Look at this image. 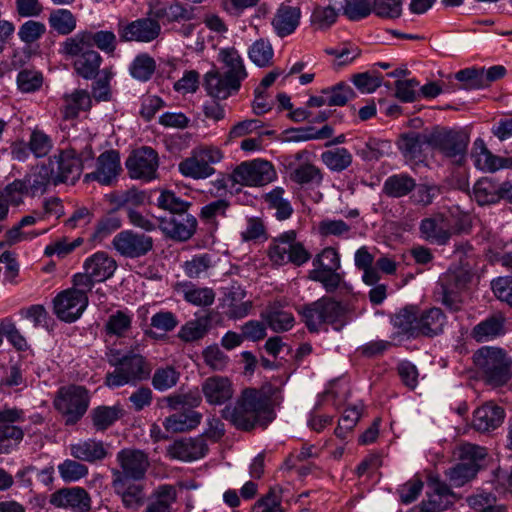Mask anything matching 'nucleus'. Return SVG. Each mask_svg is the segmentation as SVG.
<instances>
[{"mask_svg": "<svg viewBox=\"0 0 512 512\" xmlns=\"http://www.w3.org/2000/svg\"><path fill=\"white\" fill-rule=\"evenodd\" d=\"M417 187L415 180L407 174H396L388 177L383 185V192L393 198L408 195Z\"/></svg>", "mask_w": 512, "mask_h": 512, "instance_id": "obj_41", "label": "nucleus"}, {"mask_svg": "<svg viewBox=\"0 0 512 512\" xmlns=\"http://www.w3.org/2000/svg\"><path fill=\"white\" fill-rule=\"evenodd\" d=\"M202 419V414L190 410L188 412L176 413L165 419L163 426L167 431L177 433L185 432L197 427Z\"/></svg>", "mask_w": 512, "mask_h": 512, "instance_id": "obj_39", "label": "nucleus"}, {"mask_svg": "<svg viewBox=\"0 0 512 512\" xmlns=\"http://www.w3.org/2000/svg\"><path fill=\"white\" fill-rule=\"evenodd\" d=\"M446 317L440 308L433 307L418 317V335L434 336L443 331Z\"/></svg>", "mask_w": 512, "mask_h": 512, "instance_id": "obj_37", "label": "nucleus"}, {"mask_svg": "<svg viewBox=\"0 0 512 512\" xmlns=\"http://www.w3.org/2000/svg\"><path fill=\"white\" fill-rule=\"evenodd\" d=\"M70 454L75 459L92 463L104 459L108 452L102 441L88 439L72 444Z\"/></svg>", "mask_w": 512, "mask_h": 512, "instance_id": "obj_34", "label": "nucleus"}, {"mask_svg": "<svg viewBox=\"0 0 512 512\" xmlns=\"http://www.w3.org/2000/svg\"><path fill=\"white\" fill-rule=\"evenodd\" d=\"M418 310L414 306L405 307L393 318V325L402 333L412 337L418 336Z\"/></svg>", "mask_w": 512, "mask_h": 512, "instance_id": "obj_48", "label": "nucleus"}, {"mask_svg": "<svg viewBox=\"0 0 512 512\" xmlns=\"http://www.w3.org/2000/svg\"><path fill=\"white\" fill-rule=\"evenodd\" d=\"M219 57L227 68L223 75L232 80L234 87L240 88L241 82L247 77V71L238 51L235 48L222 49Z\"/></svg>", "mask_w": 512, "mask_h": 512, "instance_id": "obj_30", "label": "nucleus"}, {"mask_svg": "<svg viewBox=\"0 0 512 512\" xmlns=\"http://www.w3.org/2000/svg\"><path fill=\"white\" fill-rule=\"evenodd\" d=\"M430 138H432V132L420 133L409 131L400 135L398 147L406 158L416 159L422 155L425 145L431 147Z\"/></svg>", "mask_w": 512, "mask_h": 512, "instance_id": "obj_32", "label": "nucleus"}, {"mask_svg": "<svg viewBox=\"0 0 512 512\" xmlns=\"http://www.w3.org/2000/svg\"><path fill=\"white\" fill-rule=\"evenodd\" d=\"M56 409L65 417L67 425L77 423L86 413L89 396L83 386L68 385L61 387L54 400Z\"/></svg>", "mask_w": 512, "mask_h": 512, "instance_id": "obj_8", "label": "nucleus"}, {"mask_svg": "<svg viewBox=\"0 0 512 512\" xmlns=\"http://www.w3.org/2000/svg\"><path fill=\"white\" fill-rule=\"evenodd\" d=\"M177 491L172 485H161L152 493L145 512H173L172 504L176 502Z\"/></svg>", "mask_w": 512, "mask_h": 512, "instance_id": "obj_36", "label": "nucleus"}, {"mask_svg": "<svg viewBox=\"0 0 512 512\" xmlns=\"http://www.w3.org/2000/svg\"><path fill=\"white\" fill-rule=\"evenodd\" d=\"M120 170L119 153L108 150L97 158V169L94 172L87 173L84 176V182L97 181L102 185H110Z\"/></svg>", "mask_w": 512, "mask_h": 512, "instance_id": "obj_21", "label": "nucleus"}, {"mask_svg": "<svg viewBox=\"0 0 512 512\" xmlns=\"http://www.w3.org/2000/svg\"><path fill=\"white\" fill-rule=\"evenodd\" d=\"M295 243L296 232L294 230L286 231L275 238L268 252L271 261L277 265L287 263V258L289 254H291L292 247Z\"/></svg>", "mask_w": 512, "mask_h": 512, "instance_id": "obj_38", "label": "nucleus"}, {"mask_svg": "<svg viewBox=\"0 0 512 512\" xmlns=\"http://www.w3.org/2000/svg\"><path fill=\"white\" fill-rule=\"evenodd\" d=\"M110 363L115 366V370L106 375L105 383L111 388L136 385L148 379L152 370L146 359L135 353H129L115 362L110 360Z\"/></svg>", "mask_w": 512, "mask_h": 512, "instance_id": "obj_5", "label": "nucleus"}, {"mask_svg": "<svg viewBox=\"0 0 512 512\" xmlns=\"http://www.w3.org/2000/svg\"><path fill=\"white\" fill-rule=\"evenodd\" d=\"M54 169L50 165H41L24 178L28 184V189L32 195L38 192L43 193L47 185L52 182L54 184Z\"/></svg>", "mask_w": 512, "mask_h": 512, "instance_id": "obj_45", "label": "nucleus"}, {"mask_svg": "<svg viewBox=\"0 0 512 512\" xmlns=\"http://www.w3.org/2000/svg\"><path fill=\"white\" fill-rule=\"evenodd\" d=\"M430 141L433 149L448 158H454L455 162L460 164L466 155L469 135L463 131L434 130Z\"/></svg>", "mask_w": 512, "mask_h": 512, "instance_id": "obj_13", "label": "nucleus"}, {"mask_svg": "<svg viewBox=\"0 0 512 512\" xmlns=\"http://www.w3.org/2000/svg\"><path fill=\"white\" fill-rule=\"evenodd\" d=\"M222 158L221 150L216 147L196 148L190 157L179 163V171L186 177L207 178L215 173L212 165L220 162Z\"/></svg>", "mask_w": 512, "mask_h": 512, "instance_id": "obj_10", "label": "nucleus"}, {"mask_svg": "<svg viewBox=\"0 0 512 512\" xmlns=\"http://www.w3.org/2000/svg\"><path fill=\"white\" fill-rule=\"evenodd\" d=\"M65 55L69 57H76L73 62V67L78 76L90 80L95 79L99 74L102 57L97 51L91 48H86L82 49L81 52H78L77 54Z\"/></svg>", "mask_w": 512, "mask_h": 512, "instance_id": "obj_28", "label": "nucleus"}, {"mask_svg": "<svg viewBox=\"0 0 512 512\" xmlns=\"http://www.w3.org/2000/svg\"><path fill=\"white\" fill-rule=\"evenodd\" d=\"M505 322L502 313L490 315L473 327L471 337L477 342H485L503 336L506 333Z\"/></svg>", "mask_w": 512, "mask_h": 512, "instance_id": "obj_29", "label": "nucleus"}, {"mask_svg": "<svg viewBox=\"0 0 512 512\" xmlns=\"http://www.w3.org/2000/svg\"><path fill=\"white\" fill-rule=\"evenodd\" d=\"M45 33L46 26L44 23L28 20L20 26L18 36L25 44H32L39 40Z\"/></svg>", "mask_w": 512, "mask_h": 512, "instance_id": "obj_63", "label": "nucleus"}, {"mask_svg": "<svg viewBox=\"0 0 512 512\" xmlns=\"http://www.w3.org/2000/svg\"><path fill=\"white\" fill-rule=\"evenodd\" d=\"M175 290L181 293L184 299L195 306H210L215 300L213 289L208 287H197L191 282L177 283Z\"/></svg>", "mask_w": 512, "mask_h": 512, "instance_id": "obj_35", "label": "nucleus"}, {"mask_svg": "<svg viewBox=\"0 0 512 512\" xmlns=\"http://www.w3.org/2000/svg\"><path fill=\"white\" fill-rule=\"evenodd\" d=\"M323 94H328L327 104L329 106H344L349 99L355 97L353 89L344 82H340L335 86L322 90Z\"/></svg>", "mask_w": 512, "mask_h": 512, "instance_id": "obj_60", "label": "nucleus"}, {"mask_svg": "<svg viewBox=\"0 0 512 512\" xmlns=\"http://www.w3.org/2000/svg\"><path fill=\"white\" fill-rule=\"evenodd\" d=\"M211 323L210 315H203L188 321L179 331V338L185 342H192L204 337Z\"/></svg>", "mask_w": 512, "mask_h": 512, "instance_id": "obj_44", "label": "nucleus"}, {"mask_svg": "<svg viewBox=\"0 0 512 512\" xmlns=\"http://www.w3.org/2000/svg\"><path fill=\"white\" fill-rule=\"evenodd\" d=\"M121 416V409L117 407L99 406L92 412L94 426L98 430H105Z\"/></svg>", "mask_w": 512, "mask_h": 512, "instance_id": "obj_58", "label": "nucleus"}, {"mask_svg": "<svg viewBox=\"0 0 512 512\" xmlns=\"http://www.w3.org/2000/svg\"><path fill=\"white\" fill-rule=\"evenodd\" d=\"M126 167L131 178L149 181L156 176L158 155L152 148L142 147L129 156Z\"/></svg>", "mask_w": 512, "mask_h": 512, "instance_id": "obj_18", "label": "nucleus"}, {"mask_svg": "<svg viewBox=\"0 0 512 512\" xmlns=\"http://www.w3.org/2000/svg\"><path fill=\"white\" fill-rule=\"evenodd\" d=\"M473 361L484 380L492 386H502L512 376V360L502 348L481 347L474 353Z\"/></svg>", "mask_w": 512, "mask_h": 512, "instance_id": "obj_2", "label": "nucleus"}, {"mask_svg": "<svg viewBox=\"0 0 512 512\" xmlns=\"http://www.w3.org/2000/svg\"><path fill=\"white\" fill-rule=\"evenodd\" d=\"M166 402L168 407L173 410L185 409L190 411L201 404L202 396L196 388L194 390H189L188 392L170 395L166 398Z\"/></svg>", "mask_w": 512, "mask_h": 512, "instance_id": "obj_49", "label": "nucleus"}, {"mask_svg": "<svg viewBox=\"0 0 512 512\" xmlns=\"http://www.w3.org/2000/svg\"><path fill=\"white\" fill-rule=\"evenodd\" d=\"M473 274L469 267L453 265L439 278L440 301L448 309L458 311L462 303V292L468 287Z\"/></svg>", "mask_w": 512, "mask_h": 512, "instance_id": "obj_6", "label": "nucleus"}, {"mask_svg": "<svg viewBox=\"0 0 512 512\" xmlns=\"http://www.w3.org/2000/svg\"><path fill=\"white\" fill-rule=\"evenodd\" d=\"M275 176L272 164L264 160L243 162L231 175L235 183L246 186H264L272 182Z\"/></svg>", "mask_w": 512, "mask_h": 512, "instance_id": "obj_14", "label": "nucleus"}, {"mask_svg": "<svg viewBox=\"0 0 512 512\" xmlns=\"http://www.w3.org/2000/svg\"><path fill=\"white\" fill-rule=\"evenodd\" d=\"M112 244L122 256L139 258L153 249L154 241L151 236L146 234L125 230L114 237Z\"/></svg>", "mask_w": 512, "mask_h": 512, "instance_id": "obj_16", "label": "nucleus"}, {"mask_svg": "<svg viewBox=\"0 0 512 512\" xmlns=\"http://www.w3.org/2000/svg\"><path fill=\"white\" fill-rule=\"evenodd\" d=\"M338 10L332 6H317L311 16V24L319 30L328 29L337 19Z\"/></svg>", "mask_w": 512, "mask_h": 512, "instance_id": "obj_64", "label": "nucleus"}, {"mask_svg": "<svg viewBox=\"0 0 512 512\" xmlns=\"http://www.w3.org/2000/svg\"><path fill=\"white\" fill-rule=\"evenodd\" d=\"M246 292L240 286H232L226 295L228 301L227 316L230 319H240L247 316L252 308L250 300H244Z\"/></svg>", "mask_w": 512, "mask_h": 512, "instance_id": "obj_40", "label": "nucleus"}, {"mask_svg": "<svg viewBox=\"0 0 512 512\" xmlns=\"http://www.w3.org/2000/svg\"><path fill=\"white\" fill-rule=\"evenodd\" d=\"M120 39L126 42H152L161 33V25L158 19L149 16L134 20L126 25H120L118 29Z\"/></svg>", "mask_w": 512, "mask_h": 512, "instance_id": "obj_17", "label": "nucleus"}, {"mask_svg": "<svg viewBox=\"0 0 512 512\" xmlns=\"http://www.w3.org/2000/svg\"><path fill=\"white\" fill-rule=\"evenodd\" d=\"M157 205L159 208L169 211L171 215L188 211L191 203L182 200L170 190H164L157 199Z\"/></svg>", "mask_w": 512, "mask_h": 512, "instance_id": "obj_57", "label": "nucleus"}, {"mask_svg": "<svg viewBox=\"0 0 512 512\" xmlns=\"http://www.w3.org/2000/svg\"><path fill=\"white\" fill-rule=\"evenodd\" d=\"M120 469H112V485L117 492L125 489L130 481H139L145 477L149 467L147 455L140 450L123 449L117 454Z\"/></svg>", "mask_w": 512, "mask_h": 512, "instance_id": "obj_7", "label": "nucleus"}, {"mask_svg": "<svg viewBox=\"0 0 512 512\" xmlns=\"http://www.w3.org/2000/svg\"><path fill=\"white\" fill-rule=\"evenodd\" d=\"M57 163V171H54V185L59 183L74 184L81 176L82 160L78 157L74 148L61 150L54 156Z\"/></svg>", "mask_w": 512, "mask_h": 512, "instance_id": "obj_19", "label": "nucleus"}, {"mask_svg": "<svg viewBox=\"0 0 512 512\" xmlns=\"http://www.w3.org/2000/svg\"><path fill=\"white\" fill-rule=\"evenodd\" d=\"M457 456L459 462L449 468L445 475L452 486L461 487L476 477L483 467L487 450L476 444L464 443L458 447Z\"/></svg>", "mask_w": 512, "mask_h": 512, "instance_id": "obj_4", "label": "nucleus"}, {"mask_svg": "<svg viewBox=\"0 0 512 512\" xmlns=\"http://www.w3.org/2000/svg\"><path fill=\"white\" fill-rule=\"evenodd\" d=\"M149 16L162 20L164 23L189 21L193 19V9L187 8L180 2H174L168 6L162 2L152 3L148 12Z\"/></svg>", "mask_w": 512, "mask_h": 512, "instance_id": "obj_27", "label": "nucleus"}, {"mask_svg": "<svg viewBox=\"0 0 512 512\" xmlns=\"http://www.w3.org/2000/svg\"><path fill=\"white\" fill-rule=\"evenodd\" d=\"M321 161L332 172L340 173L351 166L353 156L348 149L338 147L322 152Z\"/></svg>", "mask_w": 512, "mask_h": 512, "instance_id": "obj_42", "label": "nucleus"}, {"mask_svg": "<svg viewBox=\"0 0 512 512\" xmlns=\"http://www.w3.org/2000/svg\"><path fill=\"white\" fill-rule=\"evenodd\" d=\"M232 80L222 75L217 69L207 72L204 76V87L208 95L224 100L233 92H237L240 88H236L231 84Z\"/></svg>", "mask_w": 512, "mask_h": 512, "instance_id": "obj_31", "label": "nucleus"}, {"mask_svg": "<svg viewBox=\"0 0 512 512\" xmlns=\"http://www.w3.org/2000/svg\"><path fill=\"white\" fill-rule=\"evenodd\" d=\"M50 503L58 508H69L74 512H88L91 499L87 491L80 487L62 488L50 496Z\"/></svg>", "mask_w": 512, "mask_h": 512, "instance_id": "obj_20", "label": "nucleus"}, {"mask_svg": "<svg viewBox=\"0 0 512 512\" xmlns=\"http://www.w3.org/2000/svg\"><path fill=\"white\" fill-rule=\"evenodd\" d=\"M262 318L267 322L268 326L275 332L288 331L294 325V317L291 313H288L279 309H270L265 313H262Z\"/></svg>", "mask_w": 512, "mask_h": 512, "instance_id": "obj_52", "label": "nucleus"}, {"mask_svg": "<svg viewBox=\"0 0 512 512\" xmlns=\"http://www.w3.org/2000/svg\"><path fill=\"white\" fill-rule=\"evenodd\" d=\"M201 391L210 405H222L234 395L231 380L218 375L206 378L201 385Z\"/></svg>", "mask_w": 512, "mask_h": 512, "instance_id": "obj_23", "label": "nucleus"}, {"mask_svg": "<svg viewBox=\"0 0 512 512\" xmlns=\"http://www.w3.org/2000/svg\"><path fill=\"white\" fill-rule=\"evenodd\" d=\"M301 9L285 3L279 5L271 20V26L279 38L292 35L300 24Z\"/></svg>", "mask_w": 512, "mask_h": 512, "instance_id": "obj_22", "label": "nucleus"}, {"mask_svg": "<svg viewBox=\"0 0 512 512\" xmlns=\"http://www.w3.org/2000/svg\"><path fill=\"white\" fill-rule=\"evenodd\" d=\"M87 288L76 286L60 292L53 300L54 313L65 322H74L86 309L89 299Z\"/></svg>", "mask_w": 512, "mask_h": 512, "instance_id": "obj_11", "label": "nucleus"}, {"mask_svg": "<svg viewBox=\"0 0 512 512\" xmlns=\"http://www.w3.org/2000/svg\"><path fill=\"white\" fill-rule=\"evenodd\" d=\"M48 22L58 34L69 35L76 29L77 19L68 9H56L51 11Z\"/></svg>", "mask_w": 512, "mask_h": 512, "instance_id": "obj_47", "label": "nucleus"}, {"mask_svg": "<svg viewBox=\"0 0 512 512\" xmlns=\"http://www.w3.org/2000/svg\"><path fill=\"white\" fill-rule=\"evenodd\" d=\"M131 324V317L125 312L118 310L108 318L105 324V331L108 335L124 337L130 330Z\"/></svg>", "mask_w": 512, "mask_h": 512, "instance_id": "obj_55", "label": "nucleus"}, {"mask_svg": "<svg viewBox=\"0 0 512 512\" xmlns=\"http://www.w3.org/2000/svg\"><path fill=\"white\" fill-rule=\"evenodd\" d=\"M299 313L310 332H318L322 324H330L339 331L346 323V308L330 297L304 305Z\"/></svg>", "mask_w": 512, "mask_h": 512, "instance_id": "obj_3", "label": "nucleus"}, {"mask_svg": "<svg viewBox=\"0 0 512 512\" xmlns=\"http://www.w3.org/2000/svg\"><path fill=\"white\" fill-rule=\"evenodd\" d=\"M156 69L155 60L147 54L138 55L131 64V75L140 80L147 81Z\"/></svg>", "mask_w": 512, "mask_h": 512, "instance_id": "obj_56", "label": "nucleus"}, {"mask_svg": "<svg viewBox=\"0 0 512 512\" xmlns=\"http://www.w3.org/2000/svg\"><path fill=\"white\" fill-rule=\"evenodd\" d=\"M500 184L484 177L479 179L473 187V196L479 205L495 204L499 201Z\"/></svg>", "mask_w": 512, "mask_h": 512, "instance_id": "obj_43", "label": "nucleus"}, {"mask_svg": "<svg viewBox=\"0 0 512 512\" xmlns=\"http://www.w3.org/2000/svg\"><path fill=\"white\" fill-rule=\"evenodd\" d=\"M282 493L281 486L271 487L268 493L255 503L253 511L259 512L261 509L263 512H284L281 508Z\"/></svg>", "mask_w": 512, "mask_h": 512, "instance_id": "obj_54", "label": "nucleus"}, {"mask_svg": "<svg viewBox=\"0 0 512 512\" xmlns=\"http://www.w3.org/2000/svg\"><path fill=\"white\" fill-rule=\"evenodd\" d=\"M158 222L159 229L167 238L179 242L189 240L197 228L196 218L188 211L159 217Z\"/></svg>", "mask_w": 512, "mask_h": 512, "instance_id": "obj_15", "label": "nucleus"}, {"mask_svg": "<svg viewBox=\"0 0 512 512\" xmlns=\"http://www.w3.org/2000/svg\"><path fill=\"white\" fill-rule=\"evenodd\" d=\"M290 179L301 185L314 184L319 186L323 181V173L320 168L310 162L298 165L291 173Z\"/></svg>", "mask_w": 512, "mask_h": 512, "instance_id": "obj_46", "label": "nucleus"}, {"mask_svg": "<svg viewBox=\"0 0 512 512\" xmlns=\"http://www.w3.org/2000/svg\"><path fill=\"white\" fill-rule=\"evenodd\" d=\"M179 372L172 366L156 369L152 377V385L156 390L164 391L174 387L179 380Z\"/></svg>", "mask_w": 512, "mask_h": 512, "instance_id": "obj_59", "label": "nucleus"}, {"mask_svg": "<svg viewBox=\"0 0 512 512\" xmlns=\"http://www.w3.org/2000/svg\"><path fill=\"white\" fill-rule=\"evenodd\" d=\"M456 80L464 83L465 89L485 88L483 68H466L455 74Z\"/></svg>", "mask_w": 512, "mask_h": 512, "instance_id": "obj_61", "label": "nucleus"}, {"mask_svg": "<svg viewBox=\"0 0 512 512\" xmlns=\"http://www.w3.org/2000/svg\"><path fill=\"white\" fill-rule=\"evenodd\" d=\"M283 194V188L277 187L265 196V201L270 208L276 210V217L279 220L289 218L293 212L289 201L283 197Z\"/></svg>", "mask_w": 512, "mask_h": 512, "instance_id": "obj_53", "label": "nucleus"}, {"mask_svg": "<svg viewBox=\"0 0 512 512\" xmlns=\"http://www.w3.org/2000/svg\"><path fill=\"white\" fill-rule=\"evenodd\" d=\"M453 492L450 487L442 482H436L433 486V492L428 493L427 499L421 502L423 512H439L448 509L453 505L451 498Z\"/></svg>", "mask_w": 512, "mask_h": 512, "instance_id": "obj_33", "label": "nucleus"}, {"mask_svg": "<svg viewBox=\"0 0 512 512\" xmlns=\"http://www.w3.org/2000/svg\"><path fill=\"white\" fill-rule=\"evenodd\" d=\"M207 451V445L201 437L182 438L174 441L168 448V454L182 461H191L203 457Z\"/></svg>", "mask_w": 512, "mask_h": 512, "instance_id": "obj_26", "label": "nucleus"}, {"mask_svg": "<svg viewBox=\"0 0 512 512\" xmlns=\"http://www.w3.org/2000/svg\"><path fill=\"white\" fill-rule=\"evenodd\" d=\"M249 58L259 67H267L272 64L274 51L268 40H256L248 51Z\"/></svg>", "mask_w": 512, "mask_h": 512, "instance_id": "obj_51", "label": "nucleus"}, {"mask_svg": "<svg viewBox=\"0 0 512 512\" xmlns=\"http://www.w3.org/2000/svg\"><path fill=\"white\" fill-rule=\"evenodd\" d=\"M422 236L432 243L444 245L451 237L450 224L443 214H437L421 221Z\"/></svg>", "mask_w": 512, "mask_h": 512, "instance_id": "obj_25", "label": "nucleus"}, {"mask_svg": "<svg viewBox=\"0 0 512 512\" xmlns=\"http://www.w3.org/2000/svg\"><path fill=\"white\" fill-rule=\"evenodd\" d=\"M270 390V385L263 386L259 390L245 388L234 405H226L221 410V417L243 431L254 429L262 417L267 424L273 418Z\"/></svg>", "mask_w": 512, "mask_h": 512, "instance_id": "obj_1", "label": "nucleus"}, {"mask_svg": "<svg viewBox=\"0 0 512 512\" xmlns=\"http://www.w3.org/2000/svg\"><path fill=\"white\" fill-rule=\"evenodd\" d=\"M504 417V409L489 402L475 410L472 424L478 432H489L497 429L503 423Z\"/></svg>", "mask_w": 512, "mask_h": 512, "instance_id": "obj_24", "label": "nucleus"}, {"mask_svg": "<svg viewBox=\"0 0 512 512\" xmlns=\"http://www.w3.org/2000/svg\"><path fill=\"white\" fill-rule=\"evenodd\" d=\"M202 356L205 364L213 371H223L229 361L228 356L216 344L205 348Z\"/></svg>", "mask_w": 512, "mask_h": 512, "instance_id": "obj_62", "label": "nucleus"}, {"mask_svg": "<svg viewBox=\"0 0 512 512\" xmlns=\"http://www.w3.org/2000/svg\"><path fill=\"white\" fill-rule=\"evenodd\" d=\"M116 43V35L112 31H98L95 33L83 31L67 38L61 45V52L63 54H77L82 49H92V46L96 45L100 50L113 54Z\"/></svg>", "mask_w": 512, "mask_h": 512, "instance_id": "obj_12", "label": "nucleus"}, {"mask_svg": "<svg viewBox=\"0 0 512 512\" xmlns=\"http://www.w3.org/2000/svg\"><path fill=\"white\" fill-rule=\"evenodd\" d=\"M23 430L15 425H0V454H9L22 441Z\"/></svg>", "mask_w": 512, "mask_h": 512, "instance_id": "obj_50", "label": "nucleus"}, {"mask_svg": "<svg viewBox=\"0 0 512 512\" xmlns=\"http://www.w3.org/2000/svg\"><path fill=\"white\" fill-rule=\"evenodd\" d=\"M83 269V273L73 276V284L91 291L95 283L104 282L113 276L117 263L107 253L97 252L85 260Z\"/></svg>", "mask_w": 512, "mask_h": 512, "instance_id": "obj_9", "label": "nucleus"}]
</instances>
